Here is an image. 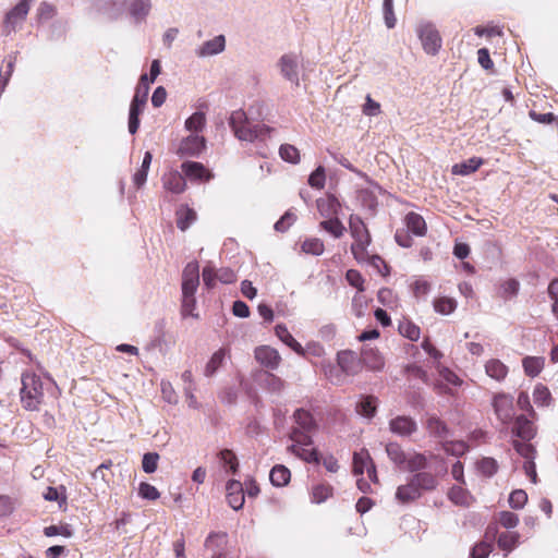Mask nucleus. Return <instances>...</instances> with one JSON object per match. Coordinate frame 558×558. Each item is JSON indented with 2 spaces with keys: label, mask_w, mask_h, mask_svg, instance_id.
I'll use <instances>...</instances> for the list:
<instances>
[{
  "label": "nucleus",
  "mask_w": 558,
  "mask_h": 558,
  "mask_svg": "<svg viewBox=\"0 0 558 558\" xmlns=\"http://www.w3.org/2000/svg\"><path fill=\"white\" fill-rule=\"evenodd\" d=\"M229 125L238 140L251 143L265 141L274 132V129L266 124L253 123L242 109L231 112Z\"/></svg>",
  "instance_id": "f257e3e1"
},
{
  "label": "nucleus",
  "mask_w": 558,
  "mask_h": 558,
  "mask_svg": "<svg viewBox=\"0 0 558 558\" xmlns=\"http://www.w3.org/2000/svg\"><path fill=\"white\" fill-rule=\"evenodd\" d=\"M22 407L27 411H38L44 399L43 381L34 373L22 375V387L20 390Z\"/></svg>",
  "instance_id": "f03ea898"
},
{
  "label": "nucleus",
  "mask_w": 558,
  "mask_h": 558,
  "mask_svg": "<svg viewBox=\"0 0 558 558\" xmlns=\"http://www.w3.org/2000/svg\"><path fill=\"white\" fill-rule=\"evenodd\" d=\"M149 92L148 75L142 74L135 88L129 110V132L135 134L140 128V116L143 113Z\"/></svg>",
  "instance_id": "7ed1b4c3"
},
{
  "label": "nucleus",
  "mask_w": 558,
  "mask_h": 558,
  "mask_svg": "<svg viewBox=\"0 0 558 558\" xmlns=\"http://www.w3.org/2000/svg\"><path fill=\"white\" fill-rule=\"evenodd\" d=\"M417 36L426 53L435 56L441 48V37L429 22H421L416 27Z\"/></svg>",
  "instance_id": "20e7f679"
},
{
  "label": "nucleus",
  "mask_w": 558,
  "mask_h": 558,
  "mask_svg": "<svg viewBox=\"0 0 558 558\" xmlns=\"http://www.w3.org/2000/svg\"><path fill=\"white\" fill-rule=\"evenodd\" d=\"M492 404L497 418L504 425H508L514 415L512 396L504 392L496 393Z\"/></svg>",
  "instance_id": "39448f33"
},
{
  "label": "nucleus",
  "mask_w": 558,
  "mask_h": 558,
  "mask_svg": "<svg viewBox=\"0 0 558 558\" xmlns=\"http://www.w3.org/2000/svg\"><path fill=\"white\" fill-rule=\"evenodd\" d=\"M31 4L19 0V2L5 14L3 27L7 33L15 31L26 19Z\"/></svg>",
  "instance_id": "423d86ee"
},
{
  "label": "nucleus",
  "mask_w": 558,
  "mask_h": 558,
  "mask_svg": "<svg viewBox=\"0 0 558 558\" xmlns=\"http://www.w3.org/2000/svg\"><path fill=\"white\" fill-rule=\"evenodd\" d=\"M365 471L373 482H377L375 463L373 462L369 452L366 449H362L353 454V472L355 475H363Z\"/></svg>",
  "instance_id": "0eeeda50"
},
{
  "label": "nucleus",
  "mask_w": 558,
  "mask_h": 558,
  "mask_svg": "<svg viewBox=\"0 0 558 558\" xmlns=\"http://www.w3.org/2000/svg\"><path fill=\"white\" fill-rule=\"evenodd\" d=\"M199 286V265L190 262L182 271V294L195 295Z\"/></svg>",
  "instance_id": "6e6552de"
},
{
  "label": "nucleus",
  "mask_w": 558,
  "mask_h": 558,
  "mask_svg": "<svg viewBox=\"0 0 558 558\" xmlns=\"http://www.w3.org/2000/svg\"><path fill=\"white\" fill-rule=\"evenodd\" d=\"M337 364L340 371L348 376H354L362 369L359 355L351 350L338 352Z\"/></svg>",
  "instance_id": "1a4fd4ad"
},
{
  "label": "nucleus",
  "mask_w": 558,
  "mask_h": 558,
  "mask_svg": "<svg viewBox=\"0 0 558 558\" xmlns=\"http://www.w3.org/2000/svg\"><path fill=\"white\" fill-rule=\"evenodd\" d=\"M389 430L400 437H409L417 430V423L407 415H398L389 421Z\"/></svg>",
  "instance_id": "9d476101"
},
{
  "label": "nucleus",
  "mask_w": 558,
  "mask_h": 558,
  "mask_svg": "<svg viewBox=\"0 0 558 558\" xmlns=\"http://www.w3.org/2000/svg\"><path fill=\"white\" fill-rule=\"evenodd\" d=\"M206 147V140L204 136L191 134L184 138L179 147V154L182 157H197Z\"/></svg>",
  "instance_id": "9b49d317"
},
{
  "label": "nucleus",
  "mask_w": 558,
  "mask_h": 558,
  "mask_svg": "<svg viewBox=\"0 0 558 558\" xmlns=\"http://www.w3.org/2000/svg\"><path fill=\"white\" fill-rule=\"evenodd\" d=\"M280 68L281 75L294 84L299 86V61L295 54H283L278 62Z\"/></svg>",
  "instance_id": "f8f14e48"
},
{
  "label": "nucleus",
  "mask_w": 558,
  "mask_h": 558,
  "mask_svg": "<svg viewBox=\"0 0 558 558\" xmlns=\"http://www.w3.org/2000/svg\"><path fill=\"white\" fill-rule=\"evenodd\" d=\"M256 361L264 367L269 368L271 371L277 369L280 362L281 356L279 352L268 345H260L255 349L254 352Z\"/></svg>",
  "instance_id": "ddd939ff"
},
{
  "label": "nucleus",
  "mask_w": 558,
  "mask_h": 558,
  "mask_svg": "<svg viewBox=\"0 0 558 558\" xmlns=\"http://www.w3.org/2000/svg\"><path fill=\"white\" fill-rule=\"evenodd\" d=\"M227 501L233 510H240L243 508L245 501V493L243 484L236 480H230L226 485Z\"/></svg>",
  "instance_id": "4468645a"
},
{
  "label": "nucleus",
  "mask_w": 558,
  "mask_h": 558,
  "mask_svg": "<svg viewBox=\"0 0 558 558\" xmlns=\"http://www.w3.org/2000/svg\"><path fill=\"white\" fill-rule=\"evenodd\" d=\"M512 434L524 441L532 440L536 435V427L534 426L533 418H529L523 414L518 415L514 418Z\"/></svg>",
  "instance_id": "2eb2a0df"
},
{
  "label": "nucleus",
  "mask_w": 558,
  "mask_h": 558,
  "mask_svg": "<svg viewBox=\"0 0 558 558\" xmlns=\"http://www.w3.org/2000/svg\"><path fill=\"white\" fill-rule=\"evenodd\" d=\"M316 206L319 215L324 218L338 217L341 204L333 194H326L316 201Z\"/></svg>",
  "instance_id": "dca6fc26"
},
{
  "label": "nucleus",
  "mask_w": 558,
  "mask_h": 558,
  "mask_svg": "<svg viewBox=\"0 0 558 558\" xmlns=\"http://www.w3.org/2000/svg\"><path fill=\"white\" fill-rule=\"evenodd\" d=\"M226 48V38L223 35H218L213 39L206 40L195 49V54L198 58H207L221 53Z\"/></svg>",
  "instance_id": "f3484780"
},
{
  "label": "nucleus",
  "mask_w": 558,
  "mask_h": 558,
  "mask_svg": "<svg viewBox=\"0 0 558 558\" xmlns=\"http://www.w3.org/2000/svg\"><path fill=\"white\" fill-rule=\"evenodd\" d=\"M425 427L432 437L447 439L451 432L447 424L435 414H427Z\"/></svg>",
  "instance_id": "a211bd4d"
},
{
  "label": "nucleus",
  "mask_w": 558,
  "mask_h": 558,
  "mask_svg": "<svg viewBox=\"0 0 558 558\" xmlns=\"http://www.w3.org/2000/svg\"><path fill=\"white\" fill-rule=\"evenodd\" d=\"M129 14L136 24L146 20L151 10V0H131L129 2Z\"/></svg>",
  "instance_id": "6ab92c4d"
},
{
  "label": "nucleus",
  "mask_w": 558,
  "mask_h": 558,
  "mask_svg": "<svg viewBox=\"0 0 558 558\" xmlns=\"http://www.w3.org/2000/svg\"><path fill=\"white\" fill-rule=\"evenodd\" d=\"M182 172L185 177L191 180H206L211 178V174L207 171L203 163L197 161H184L181 165Z\"/></svg>",
  "instance_id": "aec40b11"
},
{
  "label": "nucleus",
  "mask_w": 558,
  "mask_h": 558,
  "mask_svg": "<svg viewBox=\"0 0 558 558\" xmlns=\"http://www.w3.org/2000/svg\"><path fill=\"white\" fill-rule=\"evenodd\" d=\"M349 228L351 231V235L354 241L365 242L371 244V234L363 222V220L359 216L352 215L349 220Z\"/></svg>",
  "instance_id": "412c9836"
},
{
  "label": "nucleus",
  "mask_w": 558,
  "mask_h": 558,
  "mask_svg": "<svg viewBox=\"0 0 558 558\" xmlns=\"http://www.w3.org/2000/svg\"><path fill=\"white\" fill-rule=\"evenodd\" d=\"M163 187L174 194L184 192L186 183L184 177L179 171H170L162 178Z\"/></svg>",
  "instance_id": "4be33fe9"
},
{
  "label": "nucleus",
  "mask_w": 558,
  "mask_h": 558,
  "mask_svg": "<svg viewBox=\"0 0 558 558\" xmlns=\"http://www.w3.org/2000/svg\"><path fill=\"white\" fill-rule=\"evenodd\" d=\"M410 478L421 494L434 490L438 484L436 476L429 472H417Z\"/></svg>",
  "instance_id": "5701e85b"
},
{
  "label": "nucleus",
  "mask_w": 558,
  "mask_h": 558,
  "mask_svg": "<svg viewBox=\"0 0 558 558\" xmlns=\"http://www.w3.org/2000/svg\"><path fill=\"white\" fill-rule=\"evenodd\" d=\"M126 5V0H100L98 9L109 19H118Z\"/></svg>",
  "instance_id": "b1692460"
},
{
  "label": "nucleus",
  "mask_w": 558,
  "mask_h": 558,
  "mask_svg": "<svg viewBox=\"0 0 558 558\" xmlns=\"http://www.w3.org/2000/svg\"><path fill=\"white\" fill-rule=\"evenodd\" d=\"M275 335L296 354L304 355L305 352L303 347L293 338V336L290 333L286 325L278 324L275 327Z\"/></svg>",
  "instance_id": "393cba45"
},
{
  "label": "nucleus",
  "mask_w": 558,
  "mask_h": 558,
  "mask_svg": "<svg viewBox=\"0 0 558 558\" xmlns=\"http://www.w3.org/2000/svg\"><path fill=\"white\" fill-rule=\"evenodd\" d=\"M421 496L422 494L418 492V488H416L411 478H409L407 484L400 485L396 492V499L401 504L414 501Z\"/></svg>",
  "instance_id": "a878e982"
},
{
  "label": "nucleus",
  "mask_w": 558,
  "mask_h": 558,
  "mask_svg": "<svg viewBox=\"0 0 558 558\" xmlns=\"http://www.w3.org/2000/svg\"><path fill=\"white\" fill-rule=\"evenodd\" d=\"M293 420L296 424L295 428H300L301 430L314 432L317 428L315 418L308 411L304 409L295 410L293 413Z\"/></svg>",
  "instance_id": "bb28decb"
},
{
  "label": "nucleus",
  "mask_w": 558,
  "mask_h": 558,
  "mask_svg": "<svg viewBox=\"0 0 558 558\" xmlns=\"http://www.w3.org/2000/svg\"><path fill=\"white\" fill-rule=\"evenodd\" d=\"M228 535L225 532H211L206 541L205 547L214 554H222L227 545Z\"/></svg>",
  "instance_id": "cd10ccee"
},
{
  "label": "nucleus",
  "mask_w": 558,
  "mask_h": 558,
  "mask_svg": "<svg viewBox=\"0 0 558 558\" xmlns=\"http://www.w3.org/2000/svg\"><path fill=\"white\" fill-rule=\"evenodd\" d=\"M227 355V349L220 348L219 350H217L205 365L204 375L206 377H213L217 373V371L222 366Z\"/></svg>",
  "instance_id": "c85d7f7f"
},
{
  "label": "nucleus",
  "mask_w": 558,
  "mask_h": 558,
  "mask_svg": "<svg viewBox=\"0 0 558 558\" xmlns=\"http://www.w3.org/2000/svg\"><path fill=\"white\" fill-rule=\"evenodd\" d=\"M405 226L414 235L423 236L426 233V223L423 217L416 213H409L404 218Z\"/></svg>",
  "instance_id": "c756f323"
},
{
  "label": "nucleus",
  "mask_w": 558,
  "mask_h": 558,
  "mask_svg": "<svg viewBox=\"0 0 558 558\" xmlns=\"http://www.w3.org/2000/svg\"><path fill=\"white\" fill-rule=\"evenodd\" d=\"M290 470L282 464H277L270 470L269 480L271 484L276 487L286 486L290 482Z\"/></svg>",
  "instance_id": "7c9ffc66"
},
{
  "label": "nucleus",
  "mask_w": 558,
  "mask_h": 558,
  "mask_svg": "<svg viewBox=\"0 0 558 558\" xmlns=\"http://www.w3.org/2000/svg\"><path fill=\"white\" fill-rule=\"evenodd\" d=\"M389 460L398 468H403L407 462V454L402 447L395 441L388 442L385 447Z\"/></svg>",
  "instance_id": "2f4dec72"
},
{
  "label": "nucleus",
  "mask_w": 558,
  "mask_h": 558,
  "mask_svg": "<svg viewBox=\"0 0 558 558\" xmlns=\"http://www.w3.org/2000/svg\"><path fill=\"white\" fill-rule=\"evenodd\" d=\"M219 461L227 473L236 474L239 460L231 449H222L218 452Z\"/></svg>",
  "instance_id": "473e14b6"
},
{
  "label": "nucleus",
  "mask_w": 558,
  "mask_h": 558,
  "mask_svg": "<svg viewBox=\"0 0 558 558\" xmlns=\"http://www.w3.org/2000/svg\"><path fill=\"white\" fill-rule=\"evenodd\" d=\"M485 372L489 377L501 381L508 374V367L500 360L492 359L486 362Z\"/></svg>",
  "instance_id": "72a5a7b5"
},
{
  "label": "nucleus",
  "mask_w": 558,
  "mask_h": 558,
  "mask_svg": "<svg viewBox=\"0 0 558 558\" xmlns=\"http://www.w3.org/2000/svg\"><path fill=\"white\" fill-rule=\"evenodd\" d=\"M483 165V159L478 157H472L460 163H456L452 167V173L458 175H469L475 172Z\"/></svg>",
  "instance_id": "f704fd0d"
},
{
  "label": "nucleus",
  "mask_w": 558,
  "mask_h": 558,
  "mask_svg": "<svg viewBox=\"0 0 558 558\" xmlns=\"http://www.w3.org/2000/svg\"><path fill=\"white\" fill-rule=\"evenodd\" d=\"M448 498L460 507H469L472 500L471 494L462 486H452L448 492Z\"/></svg>",
  "instance_id": "c9c22d12"
},
{
  "label": "nucleus",
  "mask_w": 558,
  "mask_h": 558,
  "mask_svg": "<svg viewBox=\"0 0 558 558\" xmlns=\"http://www.w3.org/2000/svg\"><path fill=\"white\" fill-rule=\"evenodd\" d=\"M151 160H153L151 153L146 151L144 154L141 168L133 175V182L137 189L142 187L145 184V182L147 180V174H148V170H149Z\"/></svg>",
  "instance_id": "e433bc0d"
},
{
  "label": "nucleus",
  "mask_w": 558,
  "mask_h": 558,
  "mask_svg": "<svg viewBox=\"0 0 558 558\" xmlns=\"http://www.w3.org/2000/svg\"><path fill=\"white\" fill-rule=\"evenodd\" d=\"M196 220V213L187 206H182L177 210V226L181 231H185Z\"/></svg>",
  "instance_id": "4c0bfd02"
},
{
  "label": "nucleus",
  "mask_w": 558,
  "mask_h": 558,
  "mask_svg": "<svg viewBox=\"0 0 558 558\" xmlns=\"http://www.w3.org/2000/svg\"><path fill=\"white\" fill-rule=\"evenodd\" d=\"M320 228H323L326 232L330 233L333 238L339 239L343 235L345 231V227L339 220L338 217L326 218L319 223Z\"/></svg>",
  "instance_id": "58836bf2"
},
{
  "label": "nucleus",
  "mask_w": 558,
  "mask_h": 558,
  "mask_svg": "<svg viewBox=\"0 0 558 558\" xmlns=\"http://www.w3.org/2000/svg\"><path fill=\"white\" fill-rule=\"evenodd\" d=\"M522 365L527 376L535 377L544 367V359L538 356H526L523 359Z\"/></svg>",
  "instance_id": "ea45409f"
},
{
  "label": "nucleus",
  "mask_w": 558,
  "mask_h": 558,
  "mask_svg": "<svg viewBox=\"0 0 558 558\" xmlns=\"http://www.w3.org/2000/svg\"><path fill=\"white\" fill-rule=\"evenodd\" d=\"M288 450L308 463H319V454L316 449H307L305 447L296 448V445H291Z\"/></svg>",
  "instance_id": "a19ab883"
},
{
  "label": "nucleus",
  "mask_w": 558,
  "mask_h": 558,
  "mask_svg": "<svg viewBox=\"0 0 558 558\" xmlns=\"http://www.w3.org/2000/svg\"><path fill=\"white\" fill-rule=\"evenodd\" d=\"M407 470L409 472H424L423 470H425L428 465V461H427V458L423 454V453H414L412 456H410L409 458L407 457Z\"/></svg>",
  "instance_id": "79ce46f5"
},
{
  "label": "nucleus",
  "mask_w": 558,
  "mask_h": 558,
  "mask_svg": "<svg viewBox=\"0 0 558 558\" xmlns=\"http://www.w3.org/2000/svg\"><path fill=\"white\" fill-rule=\"evenodd\" d=\"M520 535L517 532H504L499 534L498 546L507 551H511L518 544Z\"/></svg>",
  "instance_id": "37998d69"
},
{
  "label": "nucleus",
  "mask_w": 558,
  "mask_h": 558,
  "mask_svg": "<svg viewBox=\"0 0 558 558\" xmlns=\"http://www.w3.org/2000/svg\"><path fill=\"white\" fill-rule=\"evenodd\" d=\"M332 494V487L328 484H318L313 487L311 500L314 504L325 502Z\"/></svg>",
  "instance_id": "c03bdc74"
},
{
  "label": "nucleus",
  "mask_w": 558,
  "mask_h": 558,
  "mask_svg": "<svg viewBox=\"0 0 558 558\" xmlns=\"http://www.w3.org/2000/svg\"><path fill=\"white\" fill-rule=\"evenodd\" d=\"M311 433L300 428H292L290 433V439L293 441L292 445H296V448L311 446L313 444Z\"/></svg>",
  "instance_id": "a18cd8bd"
},
{
  "label": "nucleus",
  "mask_w": 558,
  "mask_h": 558,
  "mask_svg": "<svg viewBox=\"0 0 558 558\" xmlns=\"http://www.w3.org/2000/svg\"><path fill=\"white\" fill-rule=\"evenodd\" d=\"M44 498L48 501H58L59 507H62L66 504V495H65V487L59 486V487H47L46 492L44 493Z\"/></svg>",
  "instance_id": "49530a36"
},
{
  "label": "nucleus",
  "mask_w": 558,
  "mask_h": 558,
  "mask_svg": "<svg viewBox=\"0 0 558 558\" xmlns=\"http://www.w3.org/2000/svg\"><path fill=\"white\" fill-rule=\"evenodd\" d=\"M533 399H534V403L536 405L546 407V405H549V403H550L551 393L546 386L538 384L534 388Z\"/></svg>",
  "instance_id": "de8ad7c7"
},
{
  "label": "nucleus",
  "mask_w": 558,
  "mask_h": 558,
  "mask_svg": "<svg viewBox=\"0 0 558 558\" xmlns=\"http://www.w3.org/2000/svg\"><path fill=\"white\" fill-rule=\"evenodd\" d=\"M264 383H265V387L266 389L271 392V393H276V395H280L283 389H284V381L274 375L272 373H266L265 374V379H264Z\"/></svg>",
  "instance_id": "09e8293b"
},
{
  "label": "nucleus",
  "mask_w": 558,
  "mask_h": 558,
  "mask_svg": "<svg viewBox=\"0 0 558 558\" xmlns=\"http://www.w3.org/2000/svg\"><path fill=\"white\" fill-rule=\"evenodd\" d=\"M356 410L365 417H373L376 412V399L373 397L361 399L356 404Z\"/></svg>",
  "instance_id": "8fccbe9b"
},
{
  "label": "nucleus",
  "mask_w": 558,
  "mask_h": 558,
  "mask_svg": "<svg viewBox=\"0 0 558 558\" xmlns=\"http://www.w3.org/2000/svg\"><path fill=\"white\" fill-rule=\"evenodd\" d=\"M301 247L304 253L315 256L322 255L325 248L323 241L318 238L306 239Z\"/></svg>",
  "instance_id": "3c124183"
},
{
  "label": "nucleus",
  "mask_w": 558,
  "mask_h": 558,
  "mask_svg": "<svg viewBox=\"0 0 558 558\" xmlns=\"http://www.w3.org/2000/svg\"><path fill=\"white\" fill-rule=\"evenodd\" d=\"M206 123V117L204 112L197 111L194 112L190 118L185 121V128L190 132H199L203 130Z\"/></svg>",
  "instance_id": "603ef678"
},
{
  "label": "nucleus",
  "mask_w": 558,
  "mask_h": 558,
  "mask_svg": "<svg viewBox=\"0 0 558 558\" xmlns=\"http://www.w3.org/2000/svg\"><path fill=\"white\" fill-rule=\"evenodd\" d=\"M399 332L411 341H416L420 338V327L409 320H403L399 324Z\"/></svg>",
  "instance_id": "864d4df0"
},
{
  "label": "nucleus",
  "mask_w": 558,
  "mask_h": 558,
  "mask_svg": "<svg viewBox=\"0 0 558 558\" xmlns=\"http://www.w3.org/2000/svg\"><path fill=\"white\" fill-rule=\"evenodd\" d=\"M442 448L446 453L454 457H461L469 450L468 444L463 440L445 441Z\"/></svg>",
  "instance_id": "5fc2aeb1"
},
{
  "label": "nucleus",
  "mask_w": 558,
  "mask_h": 558,
  "mask_svg": "<svg viewBox=\"0 0 558 558\" xmlns=\"http://www.w3.org/2000/svg\"><path fill=\"white\" fill-rule=\"evenodd\" d=\"M280 157L290 163H298L300 161V151L299 149L290 144H283L279 148Z\"/></svg>",
  "instance_id": "6e6d98bb"
},
{
  "label": "nucleus",
  "mask_w": 558,
  "mask_h": 558,
  "mask_svg": "<svg viewBox=\"0 0 558 558\" xmlns=\"http://www.w3.org/2000/svg\"><path fill=\"white\" fill-rule=\"evenodd\" d=\"M457 307L456 300L451 298H439L434 302V308L442 315L451 314Z\"/></svg>",
  "instance_id": "4d7b16f0"
},
{
  "label": "nucleus",
  "mask_w": 558,
  "mask_h": 558,
  "mask_svg": "<svg viewBox=\"0 0 558 558\" xmlns=\"http://www.w3.org/2000/svg\"><path fill=\"white\" fill-rule=\"evenodd\" d=\"M512 445L515 451L526 461L534 460L536 451L529 441L513 440Z\"/></svg>",
  "instance_id": "13d9d810"
},
{
  "label": "nucleus",
  "mask_w": 558,
  "mask_h": 558,
  "mask_svg": "<svg viewBox=\"0 0 558 558\" xmlns=\"http://www.w3.org/2000/svg\"><path fill=\"white\" fill-rule=\"evenodd\" d=\"M478 471L485 476H493L498 470V463L493 458H483L477 462Z\"/></svg>",
  "instance_id": "bf43d9fd"
},
{
  "label": "nucleus",
  "mask_w": 558,
  "mask_h": 558,
  "mask_svg": "<svg viewBox=\"0 0 558 558\" xmlns=\"http://www.w3.org/2000/svg\"><path fill=\"white\" fill-rule=\"evenodd\" d=\"M159 454L156 452H146L143 456L142 468L145 473H154L158 466Z\"/></svg>",
  "instance_id": "052dcab7"
},
{
  "label": "nucleus",
  "mask_w": 558,
  "mask_h": 558,
  "mask_svg": "<svg viewBox=\"0 0 558 558\" xmlns=\"http://www.w3.org/2000/svg\"><path fill=\"white\" fill-rule=\"evenodd\" d=\"M383 13L385 24L388 28H393L396 26L397 19L393 12V0H384L383 2Z\"/></svg>",
  "instance_id": "680f3d73"
},
{
  "label": "nucleus",
  "mask_w": 558,
  "mask_h": 558,
  "mask_svg": "<svg viewBox=\"0 0 558 558\" xmlns=\"http://www.w3.org/2000/svg\"><path fill=\"white\" fill-rule=\"evenodd\" d=\"M195 306H196L195 295L182 294L181 313H182L183 317H186V316L197 317V315L193 313L195 310Z\"/></svg>",
  "instance_id": "e2e57ef3"
},
{
  "label": "nucleus",
  "mask_w": 558,
  "mask_h": 558,
  "mask_svg": "<svg viewBox=\"0 0 558 558\" xmlns=\"http://www.w3.org/2000/svg\"><path fill=\"white\" fill-rule=\"evenodd\" d=\"M520 289V283L517 279L510 278L506 280L501 287V295L505 299L513 298L518 294Z\"/></svg>",
  "instance_id": "0e129e2a"
},
{
  "label": "nucleus",
  "mask_w": 558,
  "mask_h": 558,
  "mask_svg": "<svg viewBox=\"0 0 558 558\" xmlns=\"http://www.w3.org/2000/svg\"><path fill=\"white\" fill-rule=\"evenodd\" d=\"M138 495L146 500H156L160 497L158 489L146 482H142L138 486Z\"/></svg>",
  "instance_id": "69168bd1"
},
{
  "label": "nucleus",
  "mask_w": 558,
  "mask_h": 558,
  "mask_svg": "<svg viewBox=\"0 0 558 558\" xmlns=\"http://www.w3.org/2000/svg\"><path fill=\"white\" fill-rule=\"evenodd\" d=\"M325 168L319 166L310 174L308 184L315 189H323L325 185Z\"/></svg>",
  "instance_id": "338daca9"
},
{
  "label": "nucleus",
  "mask_w": 558,
  "mask_h": 558,
  "mask_svg": "<svg viewBox=\"0 0 558 558\" xmlns=\"http://www.w3.org/2000/svg\"><path fill=\"white\" fill-rule=\"evenodd\" d=\"M527 501V495L523 489H515L509 496V505L512 509H522Z\"/></svg>",
  "instance_id": "774afa93"
}]
</instances>
